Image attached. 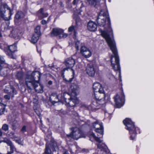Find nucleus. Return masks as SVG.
Here are the masks:
<instances>
[{"label": "nucleus", "instance_id": "f257e3e1", "mask_svg": "<svg viewBox=\"0 0 154 154\" xmlns=\"http://www.w3.org/2000/svg\"><path fill=\"white\" fill-rule=\"evenodd\" d=\"M97 21L98 25L103 27L106 30L101 32L102 35L106 41L103 34L104 33H106L109 38L114 41V39L110 36L111 35L112 36L113 33L110 27V21L108 12L106 11H105L103 10H101Z\"/></svg>", "mask_w": 154, "mask_h": 154}, {"label": "nucleus", "instance_id": "f03ea898", "mask_svg": "<svg viewBox=\"0 0 154 154\" xmlns=\"http://www.w3.org/2000/svg\"><path fill=\"white\" fill-rule=\"evenodd\" d=\"M103 35L106 38L111 50L114 54V56H112L111 57V62L113 68L115 71H119V75H120V68L119 65V59L116 48L115 43L113 40L106 33H103Z\"/></svg>", "mask_w": 154, "mask_h": 154}, {"label": "nucleus", "instance_id": "7ed1b4c3", "mask_svg": "<svg viewBox=\"0 0 154 154\" xmlns=\"http://www.w3.org/2000/svg\"><path fill=\"white\" fill-rule=\"evenodd\" d=\"M36 78V77L31 79L27 78L26 79V85L30 89L34 88L36 92L42 93L43 91L42 86L38 82L35 81Z\"/></svg>", "mask_w": 154, "mask_h": 154}, {"label": "nucleus", "instance_id": "20e7f679", "mask_svg": "<svg viewBox=\"0 0 154 154\" xmlns=\"http://www.w3.org/2000/svg\"><path fill=\"white\" fill-rule=\"evenodd\" d=\"M75 62V60L72 57H69L67 58L65 60L64 62V64L66 67V68H64L61 72V76L64 78V72L66 70H68L69 69H71V71H72V77L69 78V80L68 81L69 82H71L74 78V71L72 69V68Z\"/></svg>", "mask_w": 154, "mask_h": 154}, {"label": "nucleus", "instance_id": "39448f33", "mask_svg": "<svg viewBox=\"0 0 154 154\" xmlns=\"http://www.w3.org/2000/svg\"><path fill=\"white\" fill-rule=\"evenodd\" d=\"M12 14L11 8L6 4L2 3L0 6V15L5 20H9Z\"/></svg>", "mask_w": 154, "mask_h": 154}, {"label": "nucleus", "instance_id": "423d86ee", "mask_svg": "<svg viewBox=\"0 0 154 154\" xmlns=\"http://www.w3.org/2000/svg\"><path fill=\"white\" fill-rule=\"evenodd\" d=\"M123 122L126 127V129L129 131L130 133L131 134V139L132 140H134L136 134L135 128L134 123L130 119L128 118H126L124 120Z\"/></svg>", "mask_w": 154, "mask_h": 154}, {"label": "nucleus", "instance_id": "0eeeda50", "mask_svg": "<svg viewBox=\"0 0 154 154\" xmlns=\"http://www.w3.org/2000/svg\"><path fill=\"white\" fill-rule=\"evenodd\" d=\"M65 97H69V95L67 93H64L62 96V94L57 95L56 93H52L50 97V100L53 103H55L58 102H62L63 100L66 99Z\"/></svg>", "mask_w": 154, "mask_h": 154}, {"label": "nucleus", "instance_id": "6e6552de", "mask_svg": "<svg viewBox=\"0 0 154 154\" xmlns=\"http://www.w3.org/2000/svg\"><path fill=\"white\" fill-rule=\"evenodd\" d=\"M72 130L71 133L69 134H66L68 138H72L73 139L77 140L81 137H85V136L79 128L75 127L72 128Z\"/></svg>", "mask_w": 154, "mask_h": 154}, {"label": "nucleus", "instance_id": "1a4fd4ad", "mask_svg": "<svg viewBox=\"0 0 154 154\" xmlns=\"http://www.w3.org/2000/svg\"><path fill=\"white\" fill-rule=\"evenodd\" d=\"M50 148L52 149L54 151H55L56 149L57 148L56 142L53 140L51 141L49 145H46L45 151L43 154H53Z\"/></svg>", "mask_w": 154, "mask_h": 154}, {"label": "nucleus", "instance_id": "9d476101", "mask_svg": "<svg viewBox=\"0 0 154 154\" xmlns=\"http://www.w3.org/2000/svg\"><path fill=\"white\" fill-rule=\"evenodd\" d=\"M51 34V36L59 35L60 38H66L67 36V34L64 33L62 29L58 28L53 29Z\"/></svg>", "mask_w": 154, "mask_h": 154}, {"label": "nucleus", "instance_id": "9b49d317", "mask_svg": "<svg viewBox=\"0 0 154 154\" xmlns=\"http://www.w3.org/2000/svg\"><path fill=\"white\" fill-rule=\"evenodd\" d=\"M96 66L92 63L88 64L86 67V73L89 76L93 77L94 76L97 70Z\"/></svg>", "mask_w": 154, "mask_h": 154}, {"label": "nucleus", "instance_id": "f8f14e48", "mask_svg": "<svg viewBox=\"0 0 154 154\" xmlns=\"http://www.w3.org/2000/svg\"><path fill=\"white\" fill-rule=\"evenodd\" d=\"M92 127L95 129V131L96 132L103 135V129L101 123L98 121H96L92 124Z\"/></svg>", "mask_w": 154, "mask_h": 154}, {"label": "nucleus", "instance_id": "ddd939ff", "mask_svg": "<svg viewBox=\"0 0 154 154\" xmlns=\"http://www.w3.org/2000/svg\"><path fill=\"white\" fill-rule=\"evenodd\" d=\"M6 64L5 63L4 60L0 59V74L2 76H6L7 75L8 68H6Z\"/></svg>", "mask_w": 154, "mask_h": 154}, {"label": "nucleus", "instance_id": "4468645a", "mask_svg": "<svg viewBox=\"0 0 154 154\" xmlns=\"http://www.w3.org/2000/svg\"><path fill=\"white\" fill-rule=\"evenodd\" d=\"M124 98L123 94H122L121 98H120L118 95H116L114 97L115 102L117 107L119 108L122 106L124 100Z\"/></svg>", "mask_w": 154, "mask_h": 154}, {"label": "nucleus", "instance_id": "2eb2a0df", "mask_svg": "<svg viewBox=\"0 0 154 154\" xmlns=\"http://www.w3.org/2000/svg\"><path fill=\"white\" fill-rule=\"evenodd\" d=\"M66 98V100H63V101H65L66 103V105L69 107H73L78 102V100L77 99L71 98L69 95V97H65Z\"/></svg>", "mask_w": 154, "mask_h": 154}, {"label": "nucleus", "instance_id": "dca6fc26", "mask_svg": "<svg viewBox=\"0 0 154 154\" xmlns=\"http://www.w3.org/2000/svg\"><path fill=\"white\" fill-rule=\"evenodd\" d=\"M81 53L85 58H88L91 55V53L90 50L85 46H82L80 50Z\"/></svg>", "mask_w": 154, "mask_h": 154}, {"label": "nucleus", "instance_id": "f3484780", "mask_svg": "<svg viewBox=\"0 0 154 154\" xmlns=\"http://www.w3.org/2000/svg\"><path fill=\"white\" fill-rule=\"evenodd\" d=\"M41 74L39 71H35L33 72L30 75H27L25 79V82H26V79L27 78L31 79L32 78L36 77V79H35V80L37 79V81H39L40 79Z\"/></svg>", "mask_w": 154, "mask_h": 154}, {"label": "nucleus", "instance_id": "a211bd4d", "mask_svg": "<svg viewBox=\"0 0 154 154\" xmlns=\"http://www.w3.org/2000/svg\"><path fill=\"white\" fill-rule=\"evenodd\" d=\"M103 91H99L94 93V95L95 98L98 100V101L101 100H104L105 97V94Z\"/></svg>", "mask_w": 154, "mask_h": 154}, {"label": "nucleus", "instance_id": "6ab92c4d", "mask_svg": "<svg viewBox=\"0 0 154 154\" xmlns=\"http://www.w3.org/2000/svg\"><path fill=\"white\" fill-rule=\"evenodd\" d=\"M93 88L94 93L99 91H103V90L102 88L101 85L99 82L94 83L93 85Z\"/></svg>", "mask_w": 154, "mask_h": 154}, {"label": "nucleus", "instance_id": "aec40b11", "mask_svg": "<svg viewBox=\"0 0 154 154\" xmlns=\"http://www.w3.org/2000/svg\"><path fill=\"white\" fill-rule=\"evenodd\" d=\"M88 29V30L91 31H95L97 28V25L94 22L89 21L87 25Z\"/></svg>", "mask_w": 154, "mask_h": 154}, {"label": "nucleus", "instance_id": "412c9836", "mask_svg": "<svg viewBox=\"0 0 154 154\" xmlns=\"http://www.w3.org/2000/svg\"><path fill=\"white\" fill-rule=\"evenodd\" d=\"M102 104V103H101V101H98V100H97L95 98V99H94L92 102L91 105L94 109H98L99 108H97V107H99Z\"/></svg>", "mask_w": 154, "mask_h": 154}, {"label": "nucleus", "instance_id": "4be33fe9", "mask_svg": "<svg viewBox=\"0 0 154 154\" xmlns=\"http://www.w3.org/2000/svg\"><path fill=\"white\" fill-rule=\"evenodd\" d=\"M98 148L100 149L101 151H103L106 153L108 152H109V150L107 149V146L104 143L102 144H97Z\"/></svg>", "mask_w": 154, "mask_h": 154}, {"label": "nucleus", "instance_id": "5701e85b", "mask_svg": "<svg viewBox=\"0 0 154 154\" xmlns=\"http://www.w3.org/2000/svg\"><path fill=\"white\" fill-rule=\"evenodd\" d=\"M25 16L24 14L21 11H18L15 15V18L18 20H21Z\"/></svg>", "mask_w": 154, "mask_h": 154}, {"label": "nucleus", "instance_id": "b1692460", "mask_svg": "<svg viewBox=\"0 0 154 154\" xmlns=\"http://www.w3.org/2000/svg\"><path fill=\"white\" fill-rule=\"evenodd\" d=\"M71 88L72 93L76 95L78 93L79 87L76 84H73L71 86Z\"/></svg>", "mask_w": 154, "mask_h": 154}, {"label": "nucleus", "instance_id": "393cba45", "mask_svg": "<svg viewBox=\"0 0 154 154\" xmlns=\"http://www.w3.org/2000/svg\"><path fill=\"white\" fill-rule=\"evenodd\" d=\"M17 48V46L15 44L8 46V51L10 52V54H11L12 53L15 51L16 50Z\"/></svg>", "mask_w": 154, "mask_h": 154}, {"label": "nucleus", "instance_id": "a878e982", "mask_svg": "<svg viewBox=\"0 0 154 154\" xmlns=\"http://www.w3.org/2000/svg\"><path fill=\"white\" fill-rule=\"evenodd\" d=\"M68 111H69V114L71 115L72 117L73 118H75V117H77L78 116V113L74 111V109L72 108L71 109H69Z\"/></svg>", "mask_w": 154, "mask_h": 154}, {"label": "nucleus", "instance_id": "bb28decb", "mask_svg": "<svg viewBox=\"0 0 154 154\" xmlns=\"http://www.w3.org/2000/svg\"><path fill=\"white\" fill-rule=\"evenodd\" d=\"M38 16H42V18L46 17L48 15V13L44 12L43 8H41L38 11Z\"/></svg>", "mask_w": 154, "mask_h": 154}, {"label": "nucleus", "instance_id": "cd10ccee", "mask_svg": "<svg viewBox=\"0 0 154 154\" xmlns=\"http://www.w3.org/2000/svg\"><path fill=\"white\" fill-rule=\"evenodd\" d=\"M39 36L38 34H33L31 40V42L33 44L36 43L38 40Z\"/></svg>", "mask_w": 154, "mask_h": 154}, {"label": "nucleus", "instance_id": "c85d7f7f", "mask_svg": "<svg viewBox=\"0 0 154 154\" xmlns=\"http://www.w3.org/2000/svg\"><path fill=\"white\" fill-rule=\"evenodd\" d=\"M100 0H88V2L90 5L91 6L95 7V6L99 4Z\"/></svg>", "mask_w": 154, "mask_h": 154}, {"label": "nucleus", "instance_id": "c756f323", "mask_svg": "<svg viewBox=\"0 0 154 154\" xmlns=\"http://www.w3.org/2000/svg\"><path fill=\"white\" fill-rule=\"evenodd\" d=\"M23 73L22 71L18 72L15 75V77L18 80H20L23 79Z\"/></svg>", "mask_w": 154, "mask_h": 154}, {"label": "nucleus", "instance_id": "7c9ffc66", "mask_svg": "<svg viewBox=\"0 0 154 154\" xmlns=\"http://www.w3.org/2000/svg\"><path fill=\"white\" fill-rule=\"evenodd\" d=\"M90 136L93 137L95 140L99 143H101L102 142V140L100 139V138L96 136L94 133L91 134Z\"/></svg>", "mask_w": 154, "mask_h": 154}, {"label": "nucleus", "instance_id": "2f4dec72", "mask_svg": "<svg viewBox=\"0 0 154 154\" xmlns=\"http://www.w3.org/2000/svg\"><path fill=\"white\" fill-rule=\"evenodd\" d=\"M5 106L4 104L2 103H0V114H2L3 113L5 109Z\"/></svg>", "mask_w": 154, "mask_h": 154}, {"label": "nucleus", "instance_id": "473e14b6", "mask_svg": "<svg viewBox=\"0 0 154 154\" xmlns=\"http://www.w3.org/2000/svg\"><path fill=\"white\" fill-rule=\"evenodd\" d=\"M40 27L39 26H37L35 29V33L34 34H37L38 36L40 35Z\"/></svg>", "mask_w": 154, "mask_h": 154}, {"label": "nucleus", "instance_id": "72a5a7b5", "mask_svg": "<svg viewBox=\"0 0 154 154\" xmlns=\"http://www.w3.org/2000/svg\"><path fill=\"white\" fill-rule=\"evenodd\" d=\"M11 125L13 128L17 127L18 125L17 121L15 120H13L11 122Z\"/></svg>", "mask_w": 154, "mask_h": 154}, {"label": "nucleus", "instance_id": "f704fd0d", "mask_svg": "<svg viewBox=\"0 0 154 154\" xmlns=\"http://www.w3.org/2000/svg\"><path fill=\"white\" fill-rule=\"evenodd\" d=\"M2 128L4 130L7 131L8 129V126L6 124H4L3 125Z\"/></svg>", "mask_w": 154, "mask_h": 154}, {"label": "nucleus", "instance_id": "c9c22d12", "mask_svg": "<svg viewBox=\"0 0 154 154\" xmlns=\"http://www.w3.org/2000/svg\"><path fill=\"white\" fill-rule=\"evenodd\" d=\"M14 133L13 132H11L10 133L9 135L11 137V138L12 139L17 138V137L16 136L14 135Z\"/></svg>", "mask_w": 154, "mask_h": 154}, {"label": "nucleus", "instance_id": "e433bc0d", "mask_svg": "<svg viewBox=\"0 0 154 154\" xmlns=\"http://www.w3.org/2000/svg\"><path fill=\"white\" fill-rule=\"evenodd\" d=\"M11 94H8L4 96V98L7 100H9L10 99V97L11 96Z\"/></svg>", "mask_w": 154, "mask_h": 154}, {"label": "nucleus", "instance_id": "4c0bfd02", "mask_svg": "<svg viewBox=\"0 0 154 154\" xmlns=\"http://www.w3.org/2000/svg\"><path fill=\"white\" fill-rule=\"evenodd\" d=\"M79 42H77L75 43V47L77 50H78L79 49Z\"/></svg>", "mask_w": 154, "mask_h": 154}, {"label": "nucleus", "instance_id": "58836bf2", "mask_svg": "<svg viewBox=\"0 0 154 154\" xmlns=\"http://www.w3.org/2000/svg\"><path fill=\"white\" fill-rule=\"evenodd\" d=\"M74 27L73 26H71L69 27L68 29V31L69 32H72L74 29Z\"/></svg>", "mask_w": 154, "mask_h": 154}, {"label": "nucleus", "instance_id": "ea45409f", "mask_svg": "<svg viewBox=\"0 0 154 154\" xmlns=\"http://www.w3.org/2000/svg\"><path fill=\"white\" fill-rule=\"evenodd\" d=\"M16 143H18L19 144L23 145L22 142L20 140H16Z\"/></svg>", "mask_w": 154, "mask_h": 154}, {"label": "nucleus", "instance_id": "a19ab883", "mask_svg": "<svg viewBox=\"0 0 154 154\" xmlns=\"http://www.w3.org/2000/svg\"><path fill=\"white\" fill-rule=\"evenodd\" d=\"M21 131L24 132L26 131V126H23L21 129Z\"/></svg>", "mask_w": 154, "mask_h": 154}, {"label": "nucleus", "instance_id": "79ce46f5", "mask_svg": "<svg viewBox=\"0 0 154 154\" xmlns=\"http://www.w3.org/2000/svg\"><path fill=\"white\" fill-rule=\"evenodd\" d=\"M11 88L12 90V91L13 92L14 94H16L17 91L16 90H15L14 88L13 87H11Z\"/></svg>", "mask_w": 154, "mask_h": 154}, {"label": "nucleus", "instance_id": "37998d69", "mask_svg": "<svg viewBox=\"0 0 154 154\" xmlns=\"http://www.w3.org/2000/svg\"><path fill=\"white\" fill-rule=\"evenodd\" d=\"M47 23V22L44 20H42L41 22V23L43 25L46 24Z\"/></svg>", "mask_w": 154, "mask_h": 154}, {"label": "nucleus", "instance_id": "c03bdc74", "mask_svg": "<svg viewBox=\"0 0 154 154\" xmlns=\"http://www.w3.org/2000/svg\"><path fill=\"white\" fill-rule=\"evenodd\" d=\"M78 2V0H74L72 3L74 5H75Z\"/></svg>", "mask_w": 154, "mask_h": 154}, {"label": "nucleus", "instance_id": "a18cd8bd", "mask_svg": "<svg viewBox=\"0 0 154 154\" xmlns=\"http://www.w3.org/2000/svg\"><path fill=\"white\" fill-rule=\"evenodd\" d=\"M82 151L83 152H88V150L87 149H83L82 150Z\"/></svg>", "mask_w": 154, "mask_h": 154}, {"label": "nucleus", "instance_id": "49530a36", "mask_svg": "<svg viewBox=\"0 0 154 154\" xmlns=\"http://www.w3.org/2000/svg\"><path fill=\"white\" fill-rule=\"evenodd\" d=\"M52 84V82L51 81H49L48 82V84L50 85H51Z\"/></svg>", "mask_w": 154, "mask_h": 154}, {"label": "nucleus", "instance_id": "de8ad7c7", "mask_svg": "<svg viewBox=\"0 0 154 154\" xmlns=\"http://www.w3.org/2000/svg\"><path fill=\"white\" fill-rule=\"evenodd\" d=\"M63 154H69L67 151H65L63 153Z\"/></svg>", "mask_w": 154, "mask_h": 154}, {"label": "nucleus", "instance_id": "09e8293b", "mask_svg": "<svg viewBox=\"0 0 154 154\" xmlns=\"http://www.w3.org/2000/svg\"><path fill=\"white\" fill-rule=\"evenodd\" d=\"M4 91H5V92L6 93H9V92L7 90H6V89H5L4 90Z\"/></svg>", "mask_w": 154, "mask_h": 154}, {"label": "nucleus", "instance_id": "8fccbe9b", "mask_svg": "<svg viewBox=\"0 0 154 154\" xmlns=\"http://www.w3.org/2000/svg\"><path fill=\"white\" fill-rule=\"evenodd\" d=\"M35 112L38 115L39 114V113L38 112V111H37V110H36L35 111Z\"/></svg>", "mask_w": 154, "mask_h": 154}, {"label": "nucleus", "instance_id": "3c124183", "mask_svg": "<svg viewBox=\"0 0 154 154\" xmlns=\"http://www.w3.org/2000/svg\"><path fill=\"white\" fill-rule=\"evenodd\" d=\"M45 139L47 141H48V139H47V138H45Z\"/></svg>", "mask_w": 154, "mask_h": 154}, {"label": "nucleus", "instance_id": "603ef678", "mask_svg": "<svg viewBox=\"0 0 154 154\" xmlns=\"http://www.w3.org/2000/svg\"><path fill=\"white\" fill-rule=\"evenodd\" d=\"M49 137H51V135H49Z\"/></svg>", "mask_w": 154, "mask_h": 154}, {"label": "nucleus", "instance_id": "864d4df0", "mask_svg": "<svg viewBox=\"0 0 154 154\" xmlns=\"http://www.w3.org/2000/svg\"><path fill=\"white\" fill-rule=\"evenodd\" d=\"M2 142H3V140H2V141H0V143H1Z\"/></svg>", "mask_w": 154, "mask_h": 154}, {"label": "nucleus", "instance_id": "5fc2aeb1", "mask_svg": "<svg viewBox=\"0 0 154 154\" xmlns=\"http://www.w3.org/2000/svg\"><path fill=\"white\" fill-rule=\"evenodd\" d=\"M0 59H1V60H2L1 58H0Z\"/></svg>", "mask_w": 154, "mask_h": 154}, {"label": "nucleus", "instance_id": "6e6d98bb", "mask_svg": "<svg viewBox=\"0 0 154 154\" xmlns=\"http://www.w3.org/2000/svg\"><path fill=\"white\" fill-rule=\"evenodd\" d=\"M70 152H72V151H71V150H70Z\"/></svg>", "mask_w": 154, "mask_h": 154}]
</instances>
